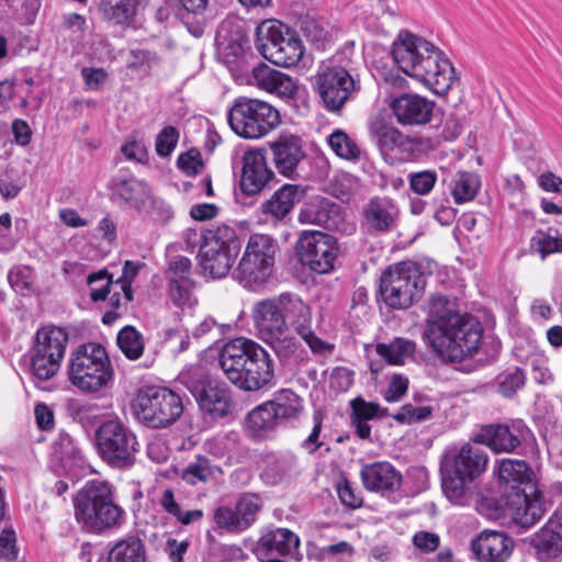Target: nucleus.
<instances>
[{"instance_id":"6e6d98bb","label":"nucleus","mask_w":562,"mask_h":562,"mask_svg":"<svg viewBox=\"0 0 562 562\" xmlns=\"http://www.w3.org/2000/svg\"><path fill=\"white\" fill-rule=\"evenodd\" d=\"M213 475L211 462L206 457L199 456L182 472V480L188 484L195 485L199 482H206Z\"/></svg>"},{"instance_id":"4d7b16f0","label":"nucleus","mask_w":562,"mask_h":562,"mask_svg":"<svg viewBox=\"0 0 562 562\" xmlns=\"http://www.w3.org/2000/svg\"><path fill=\"white\" fill-rule=\"evenodd\" d=\"M432 408L430 406H416L413 404L403 405L391 417L402 425H411L428 420L431 417Z\"/></svg>"},{"instance_id":"bf43d9fd","label":"nucleus","mask_w":562,"mask_h":562,"mask_svg":"<svg viewBox=\"0 0 562 562\" xmlns=\"http://www.w3.org/2000/svg\"><path fill=\"white\" fill-rule=\"evenodd\" d=\"M529 249L531 254H537L544 260L549 255L558 252V237L538 229L530 238Z\"/></svg>"},{"instance_id":"e433bc0d","label":"nucleus","mask_w":562,"mask_h":562,"mask_svg":"<svg viewBox=\"0 0 562 562\" xmlns=\"http://www.w3.org/2000/svg\"><path fill=\"white\" fill-rule=\"evenodd\" d=\"M262 480L274 485L297 472V461L291 452H269L262 458Z\"/></svg>"},{"instance_id":"f3484780","label":"nucleus","mask_w":562,"mask_h":562,"mask_svg":"<svg viewBox=\"0 0 562 562\" xmlns=\"http://www.w3.org/2000/svg\"><path fill=\"white\" fill-rule=\"evenodd\" d=\"M316 91L324 108L338 113L360 91V82L338 65H324L316 75Z\"/></svg>"},{"instance_id":"72a5a7b5","label":"nucleus","mask_w":562,"mask_h":562,"mask_svg":"<svg viewBox=\"0 0 562 562\" xmlns=\"http://www.w3.org/2000/svg\"><path fill=\"white\" fill-rule=\"evenodd\" d=\"M251 76L255 83L262 90L282 98H293L297 87L293 78L266 64L252 68Z\"/></svg>"},{"instance_id":"bb28decb","label":"nucleus","mask_w":562,"mask_h":562,"mask_svg":"<svg viewBox=\"0 0 562 562\" xmlns=\"http://www.w3.org/2000/svg\"><path fill=\"white\" fill-rule=\"evenodd\" d=\"M514 547V539L504 531L484 530L471 541L476 562H507Z\"/></svg>"},{"instance_id":"9d476101","label":"nucleus","mask_w":562,"mask_h":562,"mask_svg":"<svg viewBox=\"0 0 562 562\" xmlns=\"http://www.w3.org/2000/svg\"><path fill=\"white\" fill-rule=\"evenodd\" d=\"M178 380L195 398L200 409L211 418H222L232 412L229 387L213 378L205 367L190 366L180 372Z\"/></svg>"},{"instance_id":"8fccbe9b","label":"nucleus","mask_w":562,"mask_h":562,"mask_svg":"<svg viewBox=\"0 0 562 562\" xmlns=\"http://www.w3.org/2000/svg\"><path fill=\"white\" fill-rule=\"evenodd\" d=\"M526 383L525 371L519 367L507 369L496 378L498 392L505 397H512Z\"/></svg>"},{"instance_id":"de8ad7c7","label":"nucleus","mask_w":562,"mask_h":562,"mask_svg":"<svg viewBox=\"0 0 562 562\" xmlns=\"http://www.w3.org/2000/svg\"><path fill=\"white\" fill-rule=\"evenodd\" d=\"M327 144L331 150L346 160L356 161L360 158L361 150L355 139L342 130H335L327 137Z\"/></svg>"},{"instance_id":"5fc2aeb1","label":"nucleus","mask_w":562,"mask_h":562,"mask_svg":"<svg viewBox=\"0 0 562 562\" xmlns=\"http://www.w3.org/2000/svg\"><path fill=\"white\" fill-rule=\"evenodd\" d=\"M87 283L90 289V299L97 303L105 301L111 294V286L113 284L112 276L106 269H102L98 272L90 273L87 278Z\"/></svg>"},{"instance_id":"2f4dec72","label":"nucleus","mask_w":562,"mask_h":562,"mask_svg":"<svg viewBox=\"0 0 562 562\" xmlns=\"http://www.w3.org/2000/svg\"><path fill=\"white\" fill-rule=\"evenodd\" d=\"M146 0H100L98 10L102 21L123 30L135 29Z\"/></svg>"},{"instance_id":"dca6fc26","label":"nucleus","mask_w":562,"mask_h":562,"mask_svg":"<svg viewBox=\"0 0 562 562\" xmlns=\"http://www.w3.org/2000/svg\"><path fill=\"white\" fill-rule=\"evenodd\" d=\"M277 244L265 234L249 237L244 255L235 271V278L249 290H258L271 276Z\"/></svg>"},{"instance_id":"680f3d73","label":"nucleus","mask_w":562,"mask_h":562,"mask_svg":"<svg viewBox=\"0 0 562 562\" xmlns=\"http://www.w3.org/2000/svg\"><path fill=\"white\" fill-rule=\"evenodd\" d=\"M145 263L140 261L126 260L123 266L121 277L115 281L120 285L122 293H124L125 301L133 300L132 283Z\"/></svg>"},{"instance_id":"c03bdc74","label":"nucleus","mask_w":562,"mask_h":562,"mask_svg":"<svg viewBox=\"0 0 562 562\" xmlns=\"http://www.w3.org/2000/svg\"><path fill=\"white\" fill-rule=\"evenodd\" d=\"M159 504L164 510L172 516L179 524L189 526L198 522L203 518L202 509L183 510L177 502L175 493L171 488H166L159 498Z\"/></svg>"},{"instance_id":"b1692460","label":"nucleus","mask_w":562,"mask_h":562,"mask_svg":"<svg viewBox=\"0 0 562 562\" xmlns=\"http://www.w3.org/2000/svg\"><path fill=\"white\" fill-rule=\"evenodd\" d=\"M241 162L239 187L244 194L256 195L274 180L276 176L268 167L265 149L257 148L245 151Z\"/></svg>"},{"instance_id":"f704fd0d","label":"nucleus","mask_w":562,"mask_h":562,"mask_svg":"<svg viewBox=\"0 0 562 562\" xmlns=\"http://www.w3.org/2000/svg\"><path fill=\"white\" fill-rule=\"evenodd\" d=\"M535 548L543 559H554L562 553V513L554 512L535 535Z\"/></svg>"},{"instance_id":"1a4fd4ad","label":"nucleus","mask_w":562,"mask_h":562,"mask_svg":"<svg viewBox=\"0 0 562 562\" xmlns=\"http://www.w3.org/2000/svg\"><path fill=\"white\" fill-rule=\"evenodd\" d=\"M135 418L153 429H162L175 424L183 413L181 396L167 386L140 387L133 402Z\"/></svg>"},{"instance_id":"13d9d810","label":"nucleus","mask_w":562,"mask_h":562,"mask_svg":"<svg viewBox=\"0 0 562 562\" xmlns=\"http://www.w3.org/2000/svg\"><path fill=\"white\" fill-rule=\"evenodd\" d=\"M407 178L409 189L415 194L427 195L432 191L438 180V173L434 169H426L422 171L409 172Z\"/></svg>"},{"instance_id":"49530a36","label":"nucleus","mask_w":562,"mask_h":562,"mask_svg":"<svg viewBox=\"0 0 562 562\" xmlns=\"http://www.w3.org/2000/svg\"><path fill=\"white\" fill-rule=\"evenodd\" d=\"M116 342L122 353L130 360H137L144 352V337L133 326L123 327L116 337Z\"/></svg>"},{"instance_id":"c85d7f7f","label":"nucleus","mask_w":562,"mask_h":562,"mask_svg":"<svg viewBox=\"0 0 562 562\" xmlns=\"http://www.w3.org/2000/svg\"><path fill=\"white\" fill-rule=\"evenodd\" d=\"M435 102L418 94L403 93L391 102L396 121L403 125H424L432 116Z\"/></svg>"},{"instance_id":"aec40b11","label":"nucleus","mask_w":562,"mask_h":562,"mask_svg":"<svg viewBox=\"0 0 562 562\" xmlns=\"http://www.w3.org/2000/svg\"><path fill=\"white\" fill-rule=\"evenodd\" d=\"M300 538L286 528L263 532L255 544L254 554L260 562L299 561Z\"/></svg>"},{"instance_id":"4c0bfd02","label":"nucleus","mask_w":562,"mask_h":562,"mask_svg":"<svg viewBox=\"0 0 562 562\" xmlns=\"http://www.w3.org/2000/svg\"><path fill=\"white\" fill-rule=\"evenodd\" d=\"M447 190L456 204H464L473 201L482 186L481 177L473 171L459 170L449 179H443Z\"/></svg>"},{"instance_id":"052dcab7","label":"nucleus","mask_w":562,"mask_h":562,"mask_svg":"<svg viewBox=\"0 0 562 562\" xmlns=\"http://www.w3.org/2000/svg\"><path fill=\"white\" fill-rule=\"evenodd\" d=\"M179 131L172 126H165L156 137L155 148L159 157H169L179 142Z\"/></svg>"},{"instance_id":"423d86ee","label":"nucleus","mask_w":562,"mask_h":562,"mask_svg":"<svg viewBox=\"0 0 562 562\" xmlns=\"http://www.w3.org/2000/svg\"><path fill=\"white\" fill-rule=\"evenodd\" d=\"M487 463V453L474 442L447 452L441 463L442 491L451 504H470L473 482L485 472Z\"/></svg>"},{"instance_id":"7ed1b4c3","label":"nucleus","mask_w":562,"mask_h":562,"mask_svg":"<svg viewBox=\"0 0 562 562\" xmlns=\"http://www.w3.org/2000/svg\"><path fill=\"white\" fill-rule=\"evenodd\" d=\"M392 57L407 76L436 94H445L457 79L454 68L443 52L427 40L405 32L394 42Z\"/></svg>"},{"instance_id":"ea45409f","label":"nucleus","mask_w":562,"mask_h":562,"mask_svg":"<svg viewBox=\"0 0 562 562\" xmlns=\"http://www.w3.org/2000/svg\"><path fill=\"white\" fill-rule=\"evenodd\" d=\"M146 549L142 539L135 535L109 542L106 562H145Z\"/></svg>"},{"instance_id":"6ab92c4d","label":"nucleus","mask_w":562,"mask_h":562,"mask_svg":"<svg viewBox=\"0 0 562 562\" xmlns=\"http://www.w3.org/2000/svg\"><path fill=\"white\" fill-rule=\"evenodd\" d=\"M532 432L521 419L509 424H488L474 435L473 442L488 447L495 453H510L527 442Z\"/></svg>"},{"instance_id":"412c9836","label":"nucleus","mask_w":562,"mask_h":562,"mask_svg":"<svg viewBox=\"0 0 562 562\" xmlns=\"http://www.w3.org/2000/svg\"><path fill=\"white\" fill-rule=\"evenodd\" d=\"M306 190L300 184L285 183L277 189L259 209V218L267 225H285L291 221L295 206L304 199Z\"/></svg>"},{"instance_id":"a19ab883","label":"nucleus","mask_w":562,"mask_h":562,"mask_svg":"<svg viewBox=\"0 0 562 562\" xmlns=\"http://www.w3.org/2000/svg\"><path fill=\"white\" fill-rule=\"evenodd\" d=\"M246 424L247 428L257 438L267 437L277 427L281 426L277 417H274L268 401L258 405L247 414Z\"/></svg>"},{"instance_id":"4468645a","label":"nucleus","mask_w":562,"mask_h":562,"mask_svg":"<svg viewBox=\"0 0 562 562\" xmlns=\"http://www.w3.org/2000/svg\"><path fill=\"white\" fill-rule=\"evenodd\" d=\"M209 236L198 252V267L203 276L221 279L231 271L243 240L234 227L225 224L215 227V232Z\"/></svg>"},{"instance_id":"f257e3e1","label":"nucleus","mask_w":562,"mask_h":562,"mask_svg":"<svg viewBox=\"0 0 562 562\" xmlns=\"http://www.w3.org/2000/svg\"><path fill=\"white\" fill-rule=\"evenodd\" d=\"M251 318L259 338L274 352L280 363L297 370L310 361L307 350L290 333L293 329L315 355L330 353L334 346L319 338L312 328V307L301 295L282 292L255 303Z\"/></svg>"},{"instance_id":"603ef678","label":"nucleus","mask_w":562,"mask_h":562,"mask_svg":"<svg viewBox=\"0 0 562 562\" xmlns=\"http://www.w3.org/2000/svg\"><path fill=\"white\" fill-rule=\"evenodd\" d=\"M350 417L368 422L391 416L386 408L381 407L380 404L375 402H368L361 396L350 402Z\"/></svg>"},{"instance_id":"393cba45","label":"nucleus","mask_w":562,"mask_h":562,"mask_svg":"<svg viewBox=\"0 0 562 562\" xmlns=\"http://www.w3.org/2000/svg\"><path fill=\"white\" fill-rule=\"evenodd\" d=\"M272 162L280 175L293 179L297 167L305 158L301 137L291 133H281L274 140L269 142Z\"/></svg>"},{"instance_id":"c9c22d12","label":"nucleus","mask_w":562,"mask_h":562,"mask_svg":"<svg viewBox=\"0 0 562 562\" xmlns=\"http://www.w3.org/2000/svg\"><path fill=\"white\" fill-rule=\"evenodd\" d=\"M378 147L382 153L393 150L395 147H403L412 153H420L427 139L405 137L396 127L376 122L371 126Z\"/></svg>"},{"instance_id":"a18cd8bd","label":"nucleus","mask_w":562,"mask_h":562,"mask_svg":"<svg viewBox=\"0 0 562 562\" xmlns=\"http://www.w3.org/2000/svg\"><path fill=\"white\" fill-rule=\"evenodd\" d=\"M262 505L261 497L256 493H243L239 495L234 508L245 531L256 522Z\"/></svg>"},{"instance_id":"39448f33","label":"nucleus","mask_w":562,"mask_h":562,"mask_svg":"<svg viewBox=\"0 0 562 562\" xmlns=\"http://www.w3.org/2000/svg\"><path fill=\"white\" fill-rule=\"evenodd\" d=\"M72 503L75 519L87 533L101 536L119 530L126 521V512L116 502L113 485L105 480L87 481Z\"/></svg>"},{"instance_id":"ddd939ff","label":"nucleus","mask_w":562,"mask_h":562,"mask_svg":"<svg viewBox=\"0 0 562 562\" xmlns=\"http://www.w3.org/2000/svg\"><path fill=\"white\" fill-rule=\"evenodd\" d=\"M425 284V278L414 262L401 261L383 271L379 292L390 308L405 310L422 297Z\"/></svg>"},{"instance_id":"4be33fe9","label":"nucleus","mask_w":562,"mask_h":562,"mask_svg":"<svg viewBox=\"0 0 562 562\" xmlns=\"http://www.w3.org/2000/svg\"><path fill=\"white\" fill-rule=\"evenodd\" d=\"M192 276V262L188 257L179 255L169 260L166 270L168 291L170 300L178 307L192 308L198 303Z\"/></svg>"},{"instance_id":"f8f14e48","label":"nucleus","mask_w":562,"mask_h":562,"mask_svg":"<svg viewBox=\"0 0 562 562\" xmlns=\"http://www.w3.org/2000/svg\"><path fill=\"white\" fill-rule=\"evenodd\" d=\"M256 47L263 58L284 68L296 66L305 52L297 33L276 20L263 21L257 26Z\"/></svg>"},{"instance_id":"f03ea898","label":"nucleus","mask_w":562,"mask_h":562,"mask_svg":"<svg viewBox=\"0 0 562 562\" xmlns=\"http://www.w3.org/2000/svg\"><path fill=\"white\" fill-rule=\"evenodd\" d=\"M483 336L481 323L469 314H458L443 295L432 296L423 340L439 357L461 362L479 349Z\"/></svg>"},{"instance_id":"473e14b6","label":"nucleus","mask_w":562,"mask_h":562,"mask_svg":"<svg viewBox=\"0 0 562 562\" xmlns=\"http://www.w3.org/2000/svg\"><path fill=\"white\" fill-rule=\"evenodd\" d=\"M339 214V204L324 196H314L301 206L297 221L304 225L333 228L337 225Z\"/></svg>"},{"instance_id":"20e7f679","label":"nucleus","mask_w":562,"mask_h":562,"mask_svg":"<svg viewBox=\"0 0 562 562\" xmlns=\"http://www.w3.org/2000/svg\"><path fill=\"white\" fill-rule=\"evenodd\" d=\"M218 364L225 376L244 391H260L276 383L271 355L252 339L237 337L226 342L218 352Z\"/></svg>"},{"instance_id":"58836bf2","label":"nucleus","mask_w":562,"mask_h":562,"mask_svg":"<svg viewBox=\"0 0 562 562\" xmlns=\"http://www.w3.org/2000/svg\"><path fill=\"white\" fill-rule=\"evenodd\" d=\"M268 402L281 426L297 420L304 408L302 397L290 389L274 392Z\"/></svg>"},{"instance_id":"7c9ffc66","label":"nucleus","mask_w":562,"mask_h":562,"mask_svg":"<svg viewBox=\"0 0 562 562\" xmlns=\"http://www.w3.org/2000/svg\"><path fill=\"white\" fill-rule=\"evenodd\" d=\"M361 215V225L368 233L384 234L395 227L398 210L391 199L375 196L363 206Z\"/></svg>"},{"instance_id":"864d4df0","label":"nucleus","mask_w":562,"mask_h":562,"mask_svg":"<svg viewBox=\"0 0 562 562\" xmlns=\"http://www.w3.org/2000/svg\"><path fill=\"white\" fill-rule=\"evenodd\" d=\"M213 520L217 529L227 533H241L245 531L234 507L221 505L213 512Z\"/></svg>"},{"instance_id":"cd10ccee","label":"nucleus","mask_w":562,"mask_h":562,"mask_svg":"<svg viewBox=\"0 0 562 562\" xmlns=\"http://www.w3.org/2000/svg\"><path fill=\"white\" fill-rule=\"evenodd\" d=\"M360 477L367 491L386 496L400 490L403 476L395 467L387 461H376L363 464Z\"/></svg>"},{"instance_id":"a211bd4d","label":"nucleus","mask_w":562,"mask_h":562,"mask_svg":"<svg viewBox=\"0 0 562 562\" xmlns=\"http://www.w3.org/2000/svg\"><path fill=\"white\" fill-rule=\"evenodd\" d=\"M299 260L317 273H328L337 256L336 239L321 231H303L296 241Z\"/></svg>"},{"instance_id":"c756f323","label":"nucleus","mask_w":562,"mask_h":562,"mask_svg":"<svg viewBox=\"0 0 562 562\" xmlns=\"http://www.w3.org/2000/svg\"><path fill=\"white\" fill-rule=\"evenodd\" d=\"M501 488L513 494L519 490H533L535 472L525 460L505 458L498 460L493 470Z\"/></svg>"},{"instance_id":"338daca9","label":"nucleus","mask_w":562,"mask_h":562,"mask_svg":"<svg viewBox=\"0 0 562 562\" xmlns=\"http://www.w3.org/2000/svg\"><path fill=\"white\" fill-rule=\"evenodd\" d=\"M337 494L340 502L347 507L359 508L362 505L360 493H358L345 477L337 483Z\"/></svg>"},{"instance_id":"79ce46f5","label":"nucleus","mask_w":562,"mask_h":562,"mask_svg":"<svg viewBox=\"0 0 562 562\" xmlns=\"http://www.w3.org/2000/svg\"><path fill=\"white\" fill-rule=\"evenodd\" d=\"M375 350L389 364L402 366L414 359L416 344L413 340L397 337L390 344H378Z\"/></svg>"},{"instance_id":"09e8293b","label":"nucleus","mask_w":562,"mask_h":562,"mask_svg":"<svg viewBox=\"0 0 562 562\" xmlns=\"http://www.w3.org/2000/svg\"><path fill=\"white\" fill-rule=\"evenodd\" d=\"M509 492L501 488V495H485L477 502V510L488 517L508 516L509 512Z\"/></svg>"},{"instance_id":"0eeeda50","label":"nucleus","mask_w":562,"mask_h":562,"mask_svg":"<svg viewBox=\"0 0 562 562\" xmlns=\"http://www.w3.org/2000/svg\"><path fill=\"white\" fill-rule=\"evenodd\" d=\"M94 448L98 457L111 469H132L139 452L136 434L119 417L100 423L94 431Z\"/></svg>"},{"instance_id":"69168bd1","label":"nucleus","mask_w":562,"mask_h":562,"mask_svg":"<svg viewBox=\"0 0 562 562\" xmlns=\"http://www.w3.org/2000/svg\"><path fill=\"white\" fill-rule=\"evenodd\" d=\"M67 413L75 422L87 425L95 416V406L72 400L67 404Z\"/></svg>"},{"instance_id":"6e6552de","label":"nucleus","mask_w":562,"mask_h":562,"mask_svg":"<svg viewBox=\"0 0 562 562\" xmlns=\"http://www.w3.org/2000/svg\"><path fill=\"white\" fill-rule=\"evenodd\" d=\"M69 381L85 393L105 389L113 379V368L101 344L88 342L77 347L68 366Z\"/></svg>"},{"instance_id":"9b49d317","label":"nucleus","mask_w":562,"mask_h":562,"mask_svg":"<svg viewBox=\"0 0 562 562\" xmlns=\"http://www.w3.org/2000/svg\"><path fill=\"white\" fill-rule=\"evenodd\" d=\"M279 111L270 103L248 97H238L227 112V123L239 137L259 139L279 126Z\"/></svg>"},{"instance_id":"e2e57ef3","label":"nucleus","mask_w":562,"mask_h":562,"mask_svg":"<svg viewBox=\"0 0 562 562\" xmlns=\"http://www.w3.org/2000/svg\"><path fill=\"white\" fill-rule=\"evenodd\" d=\"M131 301H125L124 294L120 292H112L109 297L110 310L106 311L102 316V323L110 325L114 323L122 314L127 311V304Z\"/></svg>"},{"instance_id":"37998d69","label":"nucleus","mask_w":562,"mask_h":562,"mask_svg":"<svg viewBox=\"0 0 562 562\" xmlns=\"http://www.w3.org/2000/svg\"><path fill=\"white\" fill-rule=\"evenodd\" d=\"M186 13L181 15L188 31L194 37H201L204 33L203 14L207 8L209 0H177Z\"/></svg>"},{"instance_id":"a878e982","label":"nucleus","mask_w":562,"mask_h":562,"mask_svg":"<svg viewBox=\"0 0 562 562\" xmlns=\"http://www.w3.org/2000/svg\"><path fill=\"white\" fill-rule=\"evenodd\" d=\"M109 190L113 203L136 211L145 210L151 198L149 184L134 176H115L109 184Z\"/></svg>"},{"instance_id":"0e129e2a","label":"nucleus","mask_w":562,"mask_h":562,"mask_svg":"<svg viewBox=\"0 0 562 562\" xmlns=\"http://www.w3.org/2000/svg\"><path fill=\"white\" fill-rule=\"evenodd\" d=\"M150 209L148 210L149 216L153 221L158 223H168L173 217L172 206L159 196H154L148 200Z\"/></svg>"},{"instance_id":"774afa93","label":"nucleus","mask_w":562,"mask_h":562,"mask_svg":"<svg viewBox=\"0 0 562 562\" xmlns=\"http://www.w3.org/2000/svg\"><path fill=\"white\" fill-rule=\"evenodd\" d=\"M16 538L13 529H3L0 533V560L14 561L18 558Z\"/></svg>"},{"instance_id":"3c124183","label":"nucleus","mask_w":562,"mask_h":562,"mask_svg":"<svg viewBox=\"0 0 562 562\" xmlns=\"http://www.w3.org/2000/svg\"><path fill=\"white\" fill-rule=\"evenodd\" d=\"M301 32L306 40L319 50H325L330 43V34L324 24L315 19H305L301 23Z\"/></svg>"},{"instance_id":"2eb2a0df","label":"nucleus","mask_w":562,"mask_h":562,"mask_svg":"<svg viewBox=\"0 0 562 562\" xmlns=\"http://www.w3.org/2000/svg\"><path fill=\"white\" fill-rule=\"evenodd\" d=\"M68 344V334L57 326L37 329L34 344L29 350L30 371L34 379L47 381L60 369Z\"/></svg>"},{"instance_id":"5701e85b","label":"nucleus","mask_w":562,"mask_h":562,"mask_svg":"<svg viewBox=\"0 0 562 562\" xmlns=\"http://www.w3.org/2000/svg\"><path fill=\"white\" fill-rule=\"evenodd\" d=\"M509 499L508 516L522 528L536 525L552 507V501L546 498L538 487L514 492L509 494Z\"/></svg>"}]
</instances>
